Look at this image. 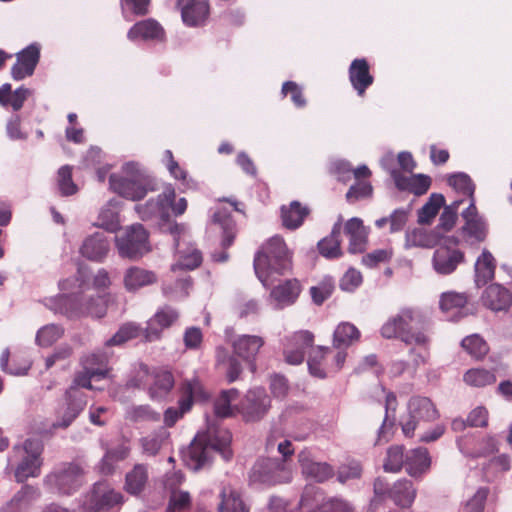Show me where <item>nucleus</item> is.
<instances>
[{"label":"nucleus","instance_id":"nucleus-1","mask_svg":"<svg viewBox=\"0 0 512 512\" xmlns=\"http://www.w3.org/2000/svg\"><path fill=\"white\" fill-rule=\"evenodd\" d=\"M232 435L222 427L209 428L205 435H197L192 443L182 452V458L187 467L199 470L218 453L226 461L232 458L230 448Z\"/></svg>","mask_w":512,"mask_h":512},{"label":"nucleus","instance_id":"nucleus-2","mask_svg":"<svg viewBox=\"0 0 512 512\" xmlns=\"http://www.w3.org/2000/svg\"><path fill=\"white\" fill-rule=\"evenodd\" d=\"M381 335L386 339L399 338L408 345L425 346L429 342L425 318L409 308L390 317L381 327Z\"/></svg>","mask_w":512,"mask_h":512},{"label":"nucleus","instance_id":"nucleus-3","mask_svg":"<svg viewBox=\"0 0 512 512\" xmlns=\"http://www.w3.org/2000/svg\"><path fill=\"white\" fill-rule=\"evenodd\" d=\"M291 268V254L282 237H271L256 254L254 270L264 286L273 281V275H281Z\"/></svg>","mask_w":512,"mask_h":512},{"label":"nucleus","instance_id":"nucleus-4","mask_svg":"<svg viewBox=\"0 0 512 512\" xmlns=\"http://www.w3.org/2000/svg\"><path fill=\"white\" fill-rule=\"evenodd\" d=\"M43 449V442L35 438L26 439L12 448L7 469H14L16 482L23 483L29 478L40 476Z\"/></svg>","mask_w":512,"mask_h":512},{"label":"nucleus","instance_id":"nucleus-5","mask_svg":"<svg viewBox=\"0 0 512 512\" xmlns=\"http://www.w3.org/2000/svg\"><path fill=\"white\" fill-rule=\"evenodd\" d=\"M109 184L114 193L132 201L142 199L148 191L145 174L135 162L124 164L120 174H111Z\"/></svg>","mask_w":512,"mask_h":512},{"label":"nucleus","instance_id":"nucleus-6","mask_svg":"<svg viewBox=\"0 0 512 512\" xmlns=\"http://www.w3.org/2000/svg\"><path fill=\"white\" fill-rule=\"evenodd\" d=\"M57 310L69 318L90 315L101 318L106 313V298L97 294H71L57 298Z\"/></svg>","mask_w":512,"mask_h":512},{"label":"nucleus","instance_id":"nucleus-7","mask_svg":"<svg viewBox=\"0 0 512 512\" xmlns=\"http://www.w3.org/2000/svg\"><path fill=\"white\" fill-rule=\"evenodd\" d=\"M84 481V471L76 463H63L44 478V485L51 491L70 495L78 490Z\"/></svg>","mask_w":512,"mask_h":512},{"label":"nucleus","instance_id":"nucleus-8","mask_svg":"<svg viewBox=\"0 0 512 512\" xmlns=\"http://www.w3.org/2000/svg\"><path fill=\"white\" fill-rule=\"evenodd\" d=\"M169 232L174 237L177 262L172 265L171 270L176 273L178 270H193L202 263L201 252L187 239V228L184 224L173 223L169 225Z\"/></svg>","mask_w":512,"mask_h":512},{"label":"nucleus","instance_id":"nucleus-9","mask_svg":"<svg viewBox=\"0 0 512 512\" xmlns=\"http://www.w3.org/2000/svg\"><path fill=\"white\" fill-rule=\"evenodd\" d=\"M148 384V393L152 399H161L168 395L174 387V377L167 370L155 371L149 374L146 366H141L137 375L127 381L128 388H141Z\"/></svg>","mask_w":512,"mask_h":512},{"label":"nucleus","instance_id":"nucleus-10","mask_svg":"<svg viewBox=\"0 0 512 512\" xmlns=\"http://www.w3.org/2000/svg\"><path fill=\"white\" fill-rule=\"evenodd\" d=\"M455 237L444 238L435 249L432 257L433 270L439 275H450L464 262L465 254L458 248Z\"/></svg>","mask_w":512,"mask_h":512},{"label":"nucleus","instance_id":"nucleus-11","mask_svg":"<svg viewBox=\"0 0 512 512\" xmlns=\"http://www.w3.org/2000/svg\"><path fill=\"white\" fill-rule=\"evenodd\" d=\"M123 502L121 492L116 491L108 482L100 481L93 485L91 492L86 496L82 512H106L120 507Z\"/></svg>","mask_w":512,"mask_h":512},{"label":"nucleus","instance_id":"nucleus-12","mask_svg":"<svg viewBox=\"0 0 512 512\" xmlns=\"http://www.w3.org/2000/svg\"><path fill=\"white\" fill-rule=\"evenodd\" d=\"M291 470L284 461L278 459H262L257 461L250 473V481L263 485H276L291 481Z\"/></svg>","mask_w":512,"mask_h":512},{"label":"nucleus","instance_id":"nucleus-13","mask_svg":"<svg viewBox=\"0 0 512 512\" xmlns=\"http://www.w3.org/2000/svg\"><path fill=\"white\" fill-rule=\"evenodd\" d=\"M206 397L207 395L198 379L185 380L181 385L178 408L169 407L164 412L165 425L172 427L185 413L190 411L195 400H204Z\"/></svg>","mask_w":512,"mask_h":512},{"label":"nucleus","instance_id":"nucleus-14","mask_svg":"<svg viewBox=\"0 0 512 512\" xmlns=\"http://www.w3.org/2000/svg\"><path fill=\"white\" fill-rule=\"evenodd\" d=\"M119 255L124 258H136L149 251L148 233L141 224L129 226L125 233L116 237Z\"/></svg>","mask_w":512,"mask_h":512},{"label":"nucleus","instance_id":"nucleus-15","mask_svg":"<svg viewBox=\"0 0 512 512\" xmlns=\"http://www.w3.org/2000/svg\"><path fill=\"white\" fill-rule=\"evenodd\" d=\"M176 193L172 185H167L155 199H149L145 204L135 206V211L144 221L157 220L159 223L169 221V211Z\"/></svg>","mask_w":512,"mask_h":512},{"label":"nucleus","instance_id":"nucleus-16","mask_svg":"<svg viewBox=\"0 0 512 512\" xmlns=\"http://www.w3.org/2000/svg\"><path fill=\"white\" fill-rule=\"evenodd\" d=\"M408 417L402 420V431L406 437H412L420 421H434L438 411L427 397L415 396L408 402Z\"/></svg>","mask_w":512,"mask_h":512},{"label":"nucleus","instance_id":"nucleus-17","mask_svg":"<svg viewBox=\"0 0 512 512\" xmlns=\"http://www.w3.org/2000/svg\"><path fill=\"white\" fill-rule=\"evenodd\" d=\"M270 408V398L263 388H254L247 392L241 401L239 412L246 422L262 419Z\"/></svg>","mask_w":512,"mask_h":512},{"label":"nucleus","instance_id":"nucleus-18","mask_svg":"<svg viewBox=\"0 0 512 512\" xmlns=\"http://www.w3.org/2000/svg\"><path fill=\"white\" fill-rule=\"evenodd\" d=\"M461 216L464 220L462 226L463 237L471 244L483 242L486 239L488 227L484 218L478 213L475 200L470 201L467 208L462 211Z\"/></svg>","mask_w":512,"mask_h":512},{"label":"nucleus","instance_id":"nucleus-19","mask_svg":"<svg viewBox=\"0 0 512 512\" xmlns=\"http://www.w3.org/2000/svg\"><path fill=\"white\" fill-rule=\"evenodd\" d=\"M67 405L58 413V419L53 423V428H67L83 411L87 404L86 395L80 389L70 387L66 392Z\"/></svg>","mask_w":512,"mask_h":512},{"label":"nucleus","instance_id":"nucleus-20","mask_svg":"<svg viewBox=\"0 0 512 512\" xmlns=\"http://www.w3.org/2000/svg\"><path fill=\"white\" fill-rule=\"evenodd\" d=\"M314 335L307 330L294 333L287 340L284 348L285 360L289 364L297 365L304 360L306 349L313 346Z\"/></svg>","mask_w":512,"mask_h":512},{"label":"nucleus","instance_id":"nucleus-21","mask_svg":"<svg viewBox=\"0 0 512 512\" xmlns=\"http://www.w3.org/2000/svg\"><path fill=\"white\" fill-rule=\"evenodd\" d=\"M17 61L11 68V76L19 81L34 73L39 62L40 47L37 44H31L16 54Z\"/></svg>","mask_w":512,"mask_h":512},{"label":"nucleus","instance_id":"nucleus-22","mask_svg":"<svg viewBox=\"0 0 512 512\" xmlns=\"http://www.w3.org/2000/svg\"><path fill=\"white\" fill-rule=\"evenodd\" d=\"M178 317V312L170 306L159 309L147 322L145 339L149 342L159 339L162 331L172 326Z\"/></svg>","mask_w":512,"mask_h":512},{"label":"nucleus","instance_id":"nucleus-23","mask_svg":"<svg viewBox=\"0 0 512 512\" xmlns=\"http://www.w3.org/2000/svg\"><path fill=\"white\" fill-rule=\"evenodd\" d=\"M40 496L41 492L37 487L26 484L3 505L1 512H29Z\"/></svg>","mask_w":512,"mask_h":512},{"label":"nucleus","instance_id":"nucleus-24","mask_svg":"<svg viewBox=\"0 0 512 512\" xmlns=\"http://www.w3.org/2000/svg\"><path fill=\"white\" fill-rule=\"evenodd\" d=\"M298 462L302 473L316 482L323 483L334 475L333 467L326 462H315L308 450H302L298 454Z\"/></svg>","mask_w":512,"mask_h":512},{"label":"nucleus","instance_id":"nucleus-25","mask_svg":"<svg viewBox=\"0 0 512 512\" xmlns=\"http://www.w3.org/2000/svg\"><path fill=\"white\" fill-rule=\"evenodd\" d=\"M110 251L108 237L102 232H96L83 240L80 254L94 262H102Z\"/></svg>","mask_w":512,"mask_h":512},{"label":"nucleus","instance_id":"nucleus-26","mask_svg":"<svg viewBox=\"0 0 512 512\" xmlns=\"http://www.w3.org/2000/svg\"><path fill=\"white\" fill-rule=\"evenodd\" d=\"M301 292V285L296 279H289L275 286L270 293L271 301L275 308L283 309L284 307L294 304Z\"/></svg>","mask_w":512,"mask_h":512},{"label":"nucleus","instance_id":"nucleus-27","mask_svg":"<svg viewBox=\"0 0 512 512\" xmlns=\"http://www.w3.org/2000/svg\"><path fill=\"white\" fill-rule=\"evenodd\" d=\"M177 5L181 8L183 22L188 26L202 24L209 14L207 0H177Z\"/></svg>","mask_w":512,"mask_h":512},{"label":"nucleus","instance_id":"nucleus-28","mask_svg":"<svg viewBox=\"0 0 512 512\" xmlns=\"http://www.w3.org/2000/svg\"><path fill=\"white\" fill-rule=\"evenodd\" d=\"M349 80L359 96H363L374 78L370 73L369 64L364 58L355 59L349 67Z\"/></svg>","mask_w":512,"mask_h":512},{"label":"nucleus","instance_id":"nucleus-29","mask_svg":"<svg viewBox=\"0 0 512 512\" xmlns=\"http://www.w3.org/2000/svg\"><path fill=\"white\" fill-rule=\"evenodd\" d=\"M430 466L431 458L426 448L418 447L405 454V470L413 478H421Z\"/></svg>","mask_w":512,"mask_h":512},{"label":"nucleus","instance_id":"nucleus-30","mask_svg":"<svg viewBox=\"0 0 512 512\" xmlns=\"http://www.w3.org/2000/svg\"><path fill=\"white\" fill-rule=\"evenodd\" d=\"M264 345L262 337L257 335H241L233 342L234 353L249 362L254 369V360L260 348Z\"/></svg>","mask_w":512,"mask_h":512},{"label":"nucleus","instance_id":"nucleus-31","mask_svg":"<svg viewBox=\"0 0 512 512\" xmlns=\"http://www.w3.org/2000/svg\"><path fill=\"white\" fill-rule=\"evenodd\" d=\"M345 234L349 237V252L356 254L365 250L368 231L360 218L349 219L344 227Z\"/></svg>","mask_w":512,"mask_h":512},{"label":"nucleus","instance_id":"nucleus-32","mask_svg":"<svg viewBox=\"0 0 512 512\" xmlns=\"http://www.w3.org/2000/svg\"><path fill=\"white\" fill-rule=\"evenodd\" d=\"M483 304L493 310H506L512 303L510 292L499 284L488 286L482 295Z\"/></svg>","mask_w":512,"mask_h":512},{"label":"nucleus","instance_id":"nucleus-33","mask_svg":"<svg viewBox=\"0 0 512 512\" xmlns=\"http://www.w3.org/2000/svg\"><path fill=\"white\" fill-rule=\"evenodd\" d=\"M132 41L142 40H162L164 36L163 28L154 19H146L134 24L127 34Z\"/></svg>","mask_w":512,"mask_h":512},{"label":"nucleus","instance_id":"nucleus-34","mask_svg":"<svg viewBox=\"0 0 512 512\" xmlns=\"http://www.w3.org/2000/svg\"><path fill=\"white\" fill-rule=\"evenodd\" d=\"M496 262L493 255L484 249L475 262V283L478 287L486 285L494 278Z\"/></svg>","mask_w":512,"mask_h":512},{"label":"nucleus","instance_id":"nucleus-35","mask_svg":"<svg viewBox=\"0 0 512 512\" xmlns=\"http://www.w3.org/2000/svg\"><path fill=\"white\" fill-rule=\"evenodd\" d=\"M156 280L157 277L152 271L140 267H130L124 274V286L130 292L151 285Z\"/></svg>","mask_w":512,"mask_h":512},{"label":"nucleus","instance_id":"nucleus-36","mask_svg":"<svg viewBox=\"0 0 512 512\" xmlns=\"http://www.w3.org/2000/svg\"><path fill=\"white\" fill-rule=\"evenodd\" d=\"M309 214V209L298 201H292L288 206L281 207V219L285 228L295 230L303 224Z\"/></svg>","mask_w":512,"mask_h":512},{"label":"nucleus","instance_id":"nucleus-37","mask_svg":"<svg viewBox=\"0 0 512 512\" xmlns=\"http://www.w3.org/2000/svg\"><path fill=\"white\" fill-rule=\"evenodd\" d=\"M389 496L396 505L408 508L415 500L416 489L411 481L402 479L394 483L389 490Z\"/></svg>","mask_w":512,"mask_h":512},{"label":"nucleus","instance_id":"nucleus-38","mask_svg":"<svg viewBox=\"0 0 512 512\" xmlns=\"http://www.w3.org/2000/svg\"><path fill=\"white\" fill-rule=\"evenodd\" d=\"M325 499L322 491L314 486H307L301 496L298 508L295 512H324Z\"/></svg>","mask_w":512,"mask_h":512},{"label":"nucleus","instance_id":"nucleus-39","mask_svg":"<svg viewBox=\"0 0 512 512\" xmlns=\"http://www.w3.org/2000/svg\"><path fill=\"white\" fill-rule=\"evenodd\" d=\"M467 303V296L463 293L446 292L441 295L440 308L450 320H456L460 316L461 309Z\"/></svg>","mask_w":512,"mask_h":512},{"label":"nucleus","instance_id":"nucleus-40","mask_svg":"<svg viewBox=\"0 0 512 512\" xmlns=\"http://www.w3.org/2000/svg\"><path fill=\"white\" fill-rule=\"evenodd\" d=\"M130 446L127 443H121L109 449L99 464V470L103 474H111L116 467V464L126 459L130 454Z\"/></svg>","mask_w":512,"mask_h":512},{"label":"nucleus","instance_id":"nucleus-41","mask_svg":"<svg viewBox=\"0 0 512 512\" xmlns=\"http://www.w3.org/2000/svg\"><path fill=\"white\" fill-rule=\"evenodd\" d=\"M360 331L350 322H341L333 333V346L335 348H347L357 341Z\"/></svg>","mask_w":512,"mask_h":512},{"label":"nucleus","instance_id":"nucleus-42","mask_svg":"<svg viewBox=\"0 0 512 512\" xmlns=\"http://www.w3.org/2000/svg\"><path fill=\"white\" fill-rule=\"evenodd\" d=\"M116 200H110L99 212L98 221L95 224L109 232H115L120 227L119 209Z\"/></svg>","mask_w":512,"mask_h":512},{"label":"nucleus","instance_id":"nucleus-43","mask_svg":"<svg viewBox=\"0 0 512 512\" xmlns=\"http://www.w3.org/2000/svg\"><path fill=\"white\" fill-rule=\"evenodd\" d=\"M341 221L334 224L329 236L318 243L319 253L325 258H337L341 255L340 248Z\"/></svg>","mask_w":512,"mask_h":512},{"label":"nucleus","instance_id":"nucleus-44","mask_svg":"<svg viewBox=\"0 0 512 512\" xmlns=\"http://www.w3.org/2000/svg\"><path fill=\"white\" fill-rule=\"evenodd\" d=\"M148 480L147 467L143 464H136L133 469L126 474L125 490L132 495L141 493Z\"/></svg>","mask_w":512,"mask_h":512},{"label":"nucleus","instance_id":"nucleus-45","mask_svg":"<svg viewBox=\"0 0 512 512\" xmlns=\"http://www.w3.org/2000/svg\"><path fill=\"white\" fill-rule=\"evenodd\" d=\"M249 506L240 493L232 488H224L221 492L219 512H249Z\"/></svg>","mask_w":512,"mask_h":512},{"label":"nucleus","instance_id":"nucleus-46","mask_svg":"<svg viewBox=\"0 0 512 512\" xmlns=\"http://www.w3.org/2000/svg\"><path fill=\"white\" fill-rule=\"evenodd\" d=\"M108 359L109 355L106 352L95 351L84 356L81 363L83 369L90 373H98L99 377H106L108 374Z\"/></svg>","mask_w":512,"mask_h":512},{"label":"nucleus","instance_id":"nucleus-47","mask_svg":"<svg viewBox=\"0 0 512 512\" xmlns=\"http://www.w3.org/2000/svg\"><path fill=\"white\" fill-rule=\"evenodd\" d=\"M329 352L330 348L326 346H316L312 348L307 360L308 369L311 375L318 378L326 377L327 372L324 359L326 354Z\"/></svg>","mask_w":512,"mask_h":512},{"label":"nucleus","instance_id":"nucleus-48","mask_svg":"<svg viewBox=\"0 0 512 512\" xmlns=\"http://www.w3.org/2000/svg\"><path fill=\"white\" fill-rule=\"evenodd\" d=\"M463 381L472 387L483 388L496 382L493 371L483 368H472L465 372Z\"/></svg>","mask_w":512,"mask_h":512},{"label":"nucleus","instance_id":"nucleus-49","mask_svg":"<svg viewBox=\"0 0 512 512\" xmlns=\"http://www.w3.org/2000/svg\"><path fill=\"white\" fill-rule=\"evenodd\" d=\"M448 184L457 192L467 197L468 202L475 200V185L469 175L463 172L454 173L448 176Z\"/></svg>","mask_w":512,"mask_h":512},{"label":"nucleus","instance_id":"nucleus-50","mask_svg":"<svg viewBox=\"0 0 512 512\" xmlns=\"http://www.w3.org/2000/svg\"><path fill=\"white\" fill-rule=\"evenodd\" d=\"M436 244V237L422 228L408 231L405 236V248H430Z\"/></svg>","mask_w":512,"mask_h":512},{"label":"nucleus","instance_id":"nucleus-51","mask_svg":"<svg viewBox=\"0 0 512 512\" xmlns=\"http://www.w3.org/2000/svg\"><path fill=\"white\" fill-rule=\"evenodd\" d=\"M444 203L445 198L442 194H432L429 200L419 210L418 222L420 224H429L438 214Z\"/></svg>","mask_w":512,"mask_h":512},{"label":"nucleus","instance_id":"nucleus-52","mask_svg":"<svg viewBox=\"0 0 512 512\" xmlns=\"http://www.w3.org/2000/svg\"><path fill=\"white\" fill-rule=\"evenodd\" d=\"M237 396L238 391L234 388L222 391L214 403V412L216 416L220 418L231 416L233 414L231 403L237 398Z\"/></svg>","mask_w":512,"mask_h":512},{"label":"nucleus","instance_id":"nucleus-53","mask_svg":"<svg viewBox=\"0 0 512 512\" xmlns=\"http://www.w3.org/2000/svg\"><path fill=\"white\" fill-rule=\"evenodd\" d=\"M165 438L166 432L164 430L154 432L145 437H142L139 440L140 446L142 448V453L146 456L157 455L163 445Z\"/></svg>","mask_w":512,"mask_h":512},{"label":"nucleus","instance_id":"nucleus-54","mask_svg":"<svg viewBox=\"0 0 512 512\" xmlns=\"http://www.w3.org/2000/svg\"><path fill=\"white\" fill-rule=\"evenodd\" d=\"M64 330L56 324L45 325L36 334V342L39 346L49 347L62 337Z\"/></svg>","mask_w":512,"mask_h":512},{"label":"nucleus","instance_id":"nucleus-55","mask_svg":"<svg viewBox=\"0 0 512 512\" xmlns=\"http://www.w3.org/2000/svg\"><path fill=\"white\" fill-rule=\"evenodd\" d=\"M405 467V456L403 446H392L387 451V456L383 464L386 472L396 473Z\"/></svg>","mask_w":512,"mask_h":512},{"label":"nucleus","instance_id":"nucleus-56","mask_svg":"<svg viewBox=\"0 0 512 512\" xmlns=\"http://www.w3.org/2000/svg\"><path fill=\"white\" fill-rule=\"evenodd\" d=\"M127 419L133 422H158L160 413L154 411L149 405L133 406L127 411Z\"/></svg>","mask_w":512,"mask_h":512},{"label":"nucleus","instance_id":"nucleus-57","mask_svg":"<svg viewBox=\"0 0 512 512\" xmlns=\"http://www.w3.org/2000/svg\"><path fill=\"white\" fill-rule=\"evenodd\" d=\"M462 347L474 358H482L489 350L487 343L478 335H471L461 342Z\"/></svg>","mask_w":512,"mask_h":512},{"label":"nucleus","instance_id":"nucleus-58","mask_svg":"<svg viewBox=\"0 0 512 512\" xmlns=\"http://www.w3.org/2000/svg\"><path fill=\"white\" fill-rule=\"evenodd\" d=\"M191 506L190 494L182 490H172L166 512H185Z\"/></svg>","mask_w":512,"mask_h":512},{"label":"nucleus","instance_id":"nucleus-59","mask_svg":"<svg viewBox=\"0 0 512 512\" xmlns=\"http://www.w3.org/2000/svg\"><path fill=\"white\" fill-rule=\"evenodd\" d=\"M140 334V327L134 323H127L106 341V346L121 345L128 340L136 338Z\"/></svg>","mask_w":512,"mask_h":512},{"label":"nucleus","instance_id":"nucleus-60","mask_svg":"<svg viewBox=\"0 0 512 512\" xmlns=\"http://www.w3.org/2000/svg\"><path fill=\"white\" fill-rule=\"evenodd\" d=\"M58 188L63 196H70L77 192V186L72 180V168L68 165L58 170Z\"/></svg>","mask_w":512,"mask_h":512},{"label":"nucleus","instance_id":"nucleus-61","mask_svg":"<svg viewBox=\"0 0 512 512\" xmlns=\"http://www.w3.org/2000/svg\"><path fill=\"white\" fill-rule=\"evenodd\" d=\"M279 436V432H271L266 441V449L272 450L274 447H277V451L283 456V461L285 462L288 457L294 454V448L292 442L288 439H284L277 443Z\"/></svg>","mask_w":512,"mask_h":512},{"label":"nucleus","instance_id":"nucleus-62","mask_svg":"<svg viewBox=\"0 0 512 512\" xmlns=\"http://www.w3.org/2000/svg\"><path fill=\"white\" fill-rule=\"evenodd\" d=\"M213 221L220 224L224 230L225 235L222 241L223 247L227 248L232 245L235 234L233 232L234 223L231 219L228 218L224 212L217 211L213 214Z\"/></svg>","mask_w":512,"mask_h":512},{"label":"nucleus","instance_id":"nucleus-63","mask_svg":"<svg viewBox=\"0 0 512 512\" xmlns=\"http://www.w3.org/2000/svg\"><path fill=\"white\" fill-rule=\"evenodd\" d=\"M334 290V283L331 278H325L317 286L310 289L311 297L317 305H321L328 299Z\"/></svg>","mask_w":512,"mask_h":512},{"label":"nucleus","instance_id":"nucleus-64","mask_svg":"<svg viewBox=\"0 0 512 512\" xmlns=\"http://www.w3.org/2000/svg\"><path fill=\"white\" fill-rule=\"evenodd\" d=\"M464 201V199H457L444 208L439 219L440 227L444 230H450L454 226L457 219V211Z\"/></svg>","mask_w":512,"mask_h":512}]
</instances>
